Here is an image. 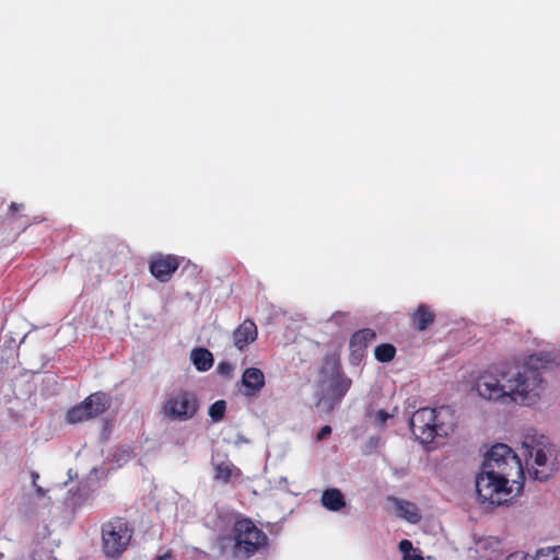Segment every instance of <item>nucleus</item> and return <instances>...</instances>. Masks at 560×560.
Wrapping results in <instances>:
<instances>
[{
    "mask_svg": "<svg viewBox=\"0 0 560 560\" xmlns=\"http://www.w3.org/2000/svg\"><path fill=\"white\" fill-rule=\"evenodd\" d=\"M434 320V314L430 310V307L425 304H421L418 306L416 313L413 314V323L416 328L419 331L425 330L430 324Z\"/></svg>",
    "mask_w": 560,
    "mask_h": 560,
    "instance_id": "obj_16",
    "label": "nucleus"
},
{
    "mask_svg": "<svg viewBox=\"0 0 560 560\" xmlns=\"http://www.w3.org/2000/svg\"><path fill=\"white\" fill-rule=\"evenodd\" d=\"M396 506L399 516L409 523L416 524L420 521V514L416 504L408 501L396 500Z\"/></svg>",
    "mask_w": 560,
    "mask_h": 560,
    "instance_id": "obj_18",
    "label": "nucleus"
},
{
    "mask_svg": "<svg viewBox=\"0 0 560 560\" xmlns=\"http://www.w3.org/2000/svg\"><path fill=\"white\" fill-rule=\"evenodd\" d=\"M348 316V313L336 312L331 315L330 320L341 326L347 322Z\"/></svg>",
    "mask_w": 560,
    "mask_h": 560,
    "instance_id": "obj_27",
    "label": "nucleus"
},
{
    "mask_svg": "<svg viewBox=\"0 0 560 560\" xmlns=\"http://www.w3.org/2000/svg\"><path fill=\"white\" fill-rule=\"evenodd\" d=\"M402 560H424L421 555L416 553V549L408 539H402L398 545Z\"/></svg>",
    "mask_w": 560,
    "mask_h": 560,
    "instance_id": "obj_21",
    "label": "nucleus"
},
{
    "mask_svg": "<svg viewBox=\"0 0 560 560\" xmlns=\"http://www.w3.org/2000/svg\"><path fill=\"white\" fill-rule=\"evenodd\" d=\"M535 560H560V546L538 549L535 553Z\"/></svg>",
    "mask_w": 560,
    "mask_h": 560,
    "instance_id": "obj_22",
    "label": "nucleus"
},
{
    "mask_svg": "<svg viewBox=\"0 0 560 560\" xmlns=\"http://www.w3.org/2000/svg\"><path fill=\"white\" fill-rule=\"evenodd\" d=\"M287 483H288L287 478H285V477H281V478L279 479L278 486H279L280 488H284V485H287Z\"/></svg>",
    "mask_w": 560,
    "mask_h": 560,
    "instance_id": "obj_35",
    "label": "nucleus"
},
{
    "mask_svg": "<svg viewBox=\"0 0 560 560\" xmlns=\"http://www.w3.org/2000/svg\"><path fill=\"white\" fill-rule=\"evenodd\" d=\"M524 469L520 457L506 444L493 445L476 477V492L482 504L501 505L523 489Z\"/></svg>",
    "mask_w": 560,
    "mask_h": 560,
    "instance_id": "obj_2",
    "label": "nucleus"
},
{
    "mask_svg": "<svg viewBox=\"0 0 560 560\" xmlns=\"http://www.w3.org/2000/svg\"><path fill=\"white\" fill-rule=\"evenodd\" d=\"M82 402L86 406L91 418H95L104 413L110 407L112 399L109 395L103 392H96L88 396Z\"/></svg>",
    "mask_w": 560,
    "mask_h": 560,
    "instance_id": "obj_13",
    "label": "nucleus"
},
{
    "mask_svg": "<svg viewBox=\"0 0 560 560\" xmlns=\"http://www.w3.org/2000/svg\"><path fill=\"white\" fill-rule=\"evenodd\" d=\"M67 422L71 424H77L83 421H88L91 418V413H89L86 406L83 402L72 407L68 410L66 416Z\"/></svg>",
    "mask_w": 560,
    "mask_h": 560,
    "instance_id": "obj_19",
    "label": "nucleus"
},
{
    "mask_svg": "<svg viewBox=\"0 0 560 560\" xmlns=\"http://www.w3.org/2000/svg\"><path fill=\"white\" fill-rule=\"evenodd\" d=\"M233 370V366L229 362H221L218 365V371L220 374L229 375Z\"/></svg>",
    "mask_w": 560,
    "mask_h": 560,
    "instance_id": "obj_29",
    "label": "nucleus"
},
{
    "mask_svg": "<svg viewBox=\"0 0 560 560\" xmlns=\"http://www.w3.org/2000/svg\"><path fill=\"white\" fill-rule=\"evenodd\" d=\"M376 338V334L369 328L355 331L349 341L350 362L359 364L364 357L365 348Z\"/></svg>",
    "mask_w": 560,
    "mask_h": 560,
    "instance_id": "obj_9",
    "label": "nucleus"
},
{
    "mask_svg": "<svg viewBox=\"0 0 560 560\" xmlns=\"http://www.w3.org/2000/svg\"><path fill=\"white\" fill-rule=\"evenodd\" d=\"M351 384L352 381L342 373L339 361L334 358L327 359L320 370V401L325 405L329 402L327 409H332L347 394Z\"/></svg>",
    "mask_w": 560,
    "mask_h": 560,
    "instance_id": "obj_6",
    "label": "nucleus"
},
{
    "mask_svg": "<svg viewBox=\"0 0 560 560\" xmlns=\"http://www.w3.org/2000/svg\"><path fill=\"white\" fill-rule=\"evenodd\" d=\"M322 505L331 512H339L346 506L345 497L337 488L326 489L320 498Z\"/></svg>",
    "mask_w": 560,
    "mask_h": 560,
    "instance_id": "obj_14",
    "label": "nucleus"
},
{
    "mask_svg": "<svg viewBox=\"0 0 560 560\" xmlns=\"http://www.w3.org/2000/svg\"><path fill=\"white\" fill-rule=\"evenodd\" d=\"M522 448L529 476L535 480H547L555 470L548 439L545 435L526 434L522 442Z\"/></svg>",
    "mask_w": 560,
    "mask_h": 560,
    "instance_id": "obj_5",
    "label": "nucleus"
},
{
    "mask_svg": "<svg viewBox=\"0 0 560 560\" xmlns=\"http://www.w3.org/2000/svg\"><path fill=\"white\" fill-rule=\"evenodd\" d=\"M199 400L195 393L180 390L171 394L164 401L161 413L171 421H187L195 417Z\"/></svg>",
    "mask_w": 560,
    "mask_h": 560,
    "instance_id": "obj_8",
    "label": "nucleus"
},
{
    "mask_svg": "<svg viewBox=\"0 0 560 560\" xmlns=\"http://www.w3.org/2000/svg\"><path fill=\"white\" fill-rule=\"evenodd\" d=\"M156 560H175V559L173 558V556L170 552H167V553L159 556L156 558Z\"/></svg>",
    "mask_w": 560,
    "mask_h": 560,
    "instance_id": "obj_32",
    "label": "nucleus"
},
{
    "mask_svg": "<svg viewBox=\"0 0 560 560\" xmlns=\"http://www.w3.org/2000/svg\"><path fill=\"white\" fill-rule=\"evenodd\" d=\"M117 452H120L121 454L119 456H117V453L114 455L117 459V462H120V460H128L129 458H131V451L129 447H124L121 450H118Z\"/></svg>",
    "mask_w": 560,
    "mask_h": 560,
    "instance_id": "obj_28",
    "label": "nucleus"
},
{
    "mask_svg": "<svg viewBox=\"0 0 560 560\" xmlns=\"http://www.w3.org/2000/svg\"><path fill=\"white\" fill-rule=\"evenodd\" d=\"M22 208H23V206L20 203H16V202H11V205L9 207L10 211H12V212L18 211Z\"/></svg>",
    "mask_w": 560,
    "mask_h": 560,
    "instance_id": "obj_31",
    "label": "nucleus"
},
{
    "mask_svg": "<svg viewBox=\"0 0 560 560\" xmlns=\"http://www.w3.org/2000/svg\"><path fill=\"white\" fill-rule=\"evenodd\" d=\"M395 353H396V349L390 343L378 345L374 350L375 359L378 362H383V363L392 361L395 357Z\"/></svg>",
    "mask_w": 560,
    "mask_h": 560,
    "instance_id": "obj_20",
    "label": "nucleus"
},
{
    "mask_svg": "<svg viewBox=\"0 0 560 560\" xmlns=\"http://www.w3.org/2000/svg\"><path fill=\"white\" fill-rule=\"evenodd\" d=\"M369 417L373 419V424L375 427L382 428L385 425L388 419L394 417V415L381 409L375 412H370Z\"/></svg>",
    "mask_w": 560,
    "mask_h": 560,
    "instance_id": "obj_24",
    "label": "nucleus"
},
{
    "mask_svg": "<svg viewBox=\"0 0 560 560\" xmlns=\"http://www.w3.org/2000/svg\"><path fill=\"white\" fill-rule=\"evenodd\" d=\"M409 424L415 438L421 444H429L435 438L447 436L456 425V418L450 406L424 407L412 413Z\"/></svg>",
    "mask_w": 560,
    "mask_h": 560,
    "instance_id": "obj_4",
    "label": "nucleus"
},
{
    "mask_svg": "<svg viewBox=\"0 0 560 560\" xmlns=\"http://www.w3.org/2000/svg\"><path fill=\"white\" fill-rule=\"evenodd\" d=\"M550 361L542 353L524 362H501L491 365L476 381L478 395L489 401L533 405L544 392L539 368Z\"/></svg>",
    "mask_w": 560,
    "mask_h": 560,
    "instance_id": "obj_1",
    "label": "nucleus"
},
{
    "mask_svg": "<svg viewBox=\"0 0 560 560\" xmlns=\"http://www.w3.org/2000/svg\"><path fill=\"white\" fill-rule=\"evenodd\" d=\"M331 433V427L330 425H324L319 432L316 435L317 441L324 440L326 436H328Z\"/></svg>",
    "mask_w": 560,
    "mask_h": 560,
    "instance_id": "obj_30",
    "label": "nucleus"
},
{
    "mask_svg": "<svg viewBox=\"0 0 560 560\" xmlns=\"http://www.w3.org/2000/svg\"><path fill=\"white\" fill-rule=\"evenodd\" d=\"M265 386V375L257 368H247L242 375V394L247 397L256 396Z\"/></svg>",
    "mask_w": 560,
    "mask_h": 560,
    "instance_id": "obj_11",
    "label": "nucleus"
},
{
    "mask_svg": "<svg viewBox=\"0 0 560 560\" xmlns=\"http://www.w3.org/2000/svg\"><path fill=\"white\" fill-rule=\"evenodd\" d=\"M31 478H32L33 486H37V480L39 479L38 472L32 471L31 472Z\"/></svg>",
    "mask_w": 560,
    "mask_h": 560,
    "instance_id": "obj_33",
    "label": "nucleus"
},
{
    "mask_svg": "<svg viewBox=\"0 0 560 560\" xmlns=\"http://www.w3.org/2000/svg\"><path fill=\"white\" fill-rule=\"evenodd\" d=\"M226 409L224 400H217L209 407V416L213 422H219L223 419Z\"/></svg>",
    "mask_w": 560,
    "mask_h": 560,
    "instance_id": "obj_23",
    "label": "nucleus"
},
{
    "mask_svg": "<svg viewBox=\"0 0 560 560\" xmlns=\"http://www.w3.org/2000/svg\"><path fill=\"white\" fill-rule=\"evenodd\" d=\"M381 442V439L378 436H372L368 440L365 446H364V453L369 454L372 451H374Z\"/></svg>",
    "mask_w": 560,
    "mask_h": 560,
    "instance_id": "obj_25",
    "label": "nucleus"
},
{
    "mask_svg": "<svg viewBox=\"0 0 560 560\" xmlns=\"http://www.w3.org/2000/svg\"><path fill=\"white\" fill-rule=\"evenodd\" d=\"M191 360L196 369L201 372L208 371L213 364L212 353L203 348L195 349L191 352Z\"/></svg>",
    "mask_w": 560,
    "mask_h": 560,
    "instance_id": "obj_17",
    "label": "nucleus"
},
{
    "mask_svg": "<svg viewBox=\"0 0 560 560\" xmlns=\"http://www.w3.org/2000/svg\"><path fill=\"white\" fill-rule=\"evenodd\" d=\"M505 560H535V556L532 557L524 551H516L513 553H510Z\"/></svg>",
    "mask_w": 560,
    "mask_h": 560,
    "instance_id": "obj_26",
    "label": "nucleus"
},
{
    "mask_svg": "<svg viewBox=\"0 0 560 560\" xmlns=\"http://www.w3.org/2000/svg\"><path fill=\"white\" fill-rule=\"evenodd\" d=\"M178 260L175 256H156L151 260L150 271L161 282H166L178 268Z\"/></svg>",
    "mask_w": 560,
    "mask_h": 560,
    "instance_id": "obj_10",
    "label": "nucleus"
},
{
    "mask_svg": "<svg viewBox=\"0 0 560 560\" xmlns=\"http://www.w3.org/2000/svg\"><path fill=\"white\" fill-rule=\"evenodd\" d=\"M257 338V327L256 324L250 320H244L234 331H233V342L234 346L238 350H243L249 343L254 342Z\"/></svg>",
    "mask_w": 560,
    "mask_h": 560,
    "instance_id": "obj_12",
    "label": "nucleus"
},
{
    "mask_svg": "<svg viewBox=\"0 0 560 560\" xmlns=\"http://www.w3.org/2000/svg\"><path fill=\"white\" fill-rule=\"evenodd\" d=\"M35 487V490H36V493L40 497L45 495L46 493V490L44 488H42L40 486H34Z\"/></svg>",
    "mask_w": 560,
    "mask_h": 560,
    "instance_id": "obj_34",
    "label": "nucleus"
},
{
    "mask_svg": "<svg viewBox=\"0 0 560 560\" xmlns=\"http://www.w3.org/2000/svg\"><path fill=\"white\" fill-rule=\"evenodd\" d=\"M241 470L230 460L214 463V478L221 483H228L233 478H238Z\"/></svg>",
    "mask_w": 560,
    "mask_h": 560,
    "instance_id": "obj_15",
    "label": "nucleus"
},
{
    "mask_svg": "<svg viewBox=\"0 0 560 560\" xmlns=\"http://www.w3.org/2000/svg\"><path fill=\"white\" fill-rule=\"evenodd\" d=\"M133 529L121 517H114L102 525V547L106 557L118 558L129 546Z\"/></svg>",
    "mask_w": 560,
    "mask_h": 560,
    "instance_id": "obj_7",
    "label": "nucleus"
},
{
    "mask_svg": "<svg viewBox=\"0 0 560 560\" xmlns=\"http://www.w3.org/2000/svg\"><path fill=\"white\" fill-rule=\"evenodd\" d=\"M268 542L267 535L252 520L235 521L231 535L218 539V547L223 557L247 560Z\"/></svg>",
    "mask_w": 560,
    "mask_h": 560,
    "instance_id": "obj_3",
    "label": "nucleus"
}]
</instances>
